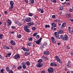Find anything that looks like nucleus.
<instances>
[{
  "mask_svg": "<svg viewBox=\"0 0 73 73\" xmlns=\"http://www.w3.org/2000/svg\"><path fill=\"white\" fill-rule=\"evenodd\" d=\"M42 38L41 37L38 40H37V41H34V42H35L36 44L38 45H40V43L41 42V40H42Z\"/></svg>",
  "mask_w": 73,
  "mask_h": 73,
  "instance_id": "obj_1",
  "label": "nucleus"
},
{
  "mask_svg": "<svg viewBox=\"0 0 73 73\" xmlns=\"http://www.w3.org/2000/svg\"><path fill=\"white\" fill-rule=\"evenodd\" d=\"M55 36L58 39H60V37L59 36L60 35H59V33L57 32H55L54 33Z\"/></svg>",
  "mask_w": 73,
  "mask_h": 73,
  "instance_id": "obj_2",
  "label": "nucleus"
},
{
  "mask_svg": "<svg viewBox=\"0 0 73 73\" xmlns=\"http://www.w3.org/2000/svg\"><path fill=\"white\" fill-rule=\"evenodd\" d=\"M10 5H11V7L9 8V9H11L13 8V5H14V2L12 1H11L10 2Z\"/></svg>",
  "mask_w": 73,
  "mask_h": 73,
  "instance_id": "obj_3",
  "label": "nucleus"
},
{
  "mask_svg": "<svg viewBox=\"0 0 73 73\" xmlns=\"http://www.w3.org/2000/svg\"><path fill=\"white\" fill-rule=\"evenodd\" d=\"M28 28H29V27L27 25L25 26L24 27V29L25 31L27 32H29V29H28Z\"/></svg>",
  "mask_w": 73,
  "mask_h": 73,
  "instance_id": "obj_4",
  "label": "nucleus"
},
{
  "mask_svg": "<svg viewBox=\"0 0 73 73\" xmlns=\"http://www.w3.org/2000/svg\"><path fill=\"white\" fill-rule=\"evenodd\" d=\"M55 58L57 60V61L59 62V63H60V64H61L62 63V62L61 61V60L59 58V57L57 56H56Z\"/></svg>",
  "mask_w": 73,
  "mask_h": 73,
  "instance_id": "obj_5",
  "label": "nucleus"
},
{
  "mask_svg": "<svg viewBox=\"0 0 73 73\" xmlns=\"http://www.w3.org/2000/svg\"><path fill=\"white\" fill-rule=\"evenodd\" d=\"M48 72L49 73H53V72H54V70L53 69L52 67L50 68H48Z\"/></svg>",
  "mask_w": 73,
  "mask_h": 73,
  "instance_id": "obj_6",
  "label": "nucleus"
},
{
  "mask_svg": "<svg viewBox=\"0 0 73 73\" xmlns=\"http://www.w3.org/2000/svg\"><path fill=\"white\" fill-rule=\"evenodd\" d=\"M44 66V64L42 63H38L36 65V66L37 68H41L42 66Z\"/></svg>",
  "mask_w": 73,
  "mask_h": 73,
  "instance_id": "obj_7",
  "label": "nucleus"
},
{
  "mask_svg": "<svg viewBox=\"0 0 73 73\" xmlns=\"http://www.w3.org/2000/svg\"><path fill=\"white\" fill-rule=\"evenodd\" d=\"M13 58L15 59H19V58H20V56L19 54H16L14 56Z\"/></svg>",
  "mask_w": 73,
  "mask_h": 73,
  "instance_id": "obj_8",
  "label": "nucleus"
},
{
  "mask_svg": "<svg viewBox=\"0 0 73 73\" xmlns=\"http://www.w3.org/2000/svg\"><path fill=\"white\" fill-rule=\"evenodd\" d=\"M12 24V21L10 19H8L7 20V27H9V25H11Z\"/></svg>",
  "mask_w": 73,
  "mask_h": 73,
  "instance_id": "obj_9",
  "label": "nucleus"
},
{
  "mask_svg": "<svg viewBox=\"0 0 73 73\" xmlns=\"http://www.w3.org/2000/svg\"><path fill=\"white\" fill-rule=\"evenodd\" d=\"M68 38V37L66 35H64V36L63 38V40L64 41H65V40H67Z\"/></svg>",
  "mask_w": 73,
  "mask_h": 73,
  "instance_id": "obj_10",
  "label": "nucleus"
},
{
  "mask_svg": "<svg viewBox=\"0 0 73 73\" xmlns=\"http://www.w3.org/2000/svg\"><path fill=\"white\" fill-rule=\"evenodd\" d=\"M49 52L48 51H44L43 52L44 54H45V55H49Z\"/></svg>",
  "mask_w": 73,
  "mask_h": 73,
  "instance_id": "obj_11",
  "label": "nucleus"
},
{
  "mask_svg": "<svg viewBox=\"0 0 73 73\" xmlns=\"http://www.w3.org/2000/svg\"><path fill=\"white\" fill-rule=\"evenodd\" d=\"M25 21L26 22H30V21H31V18H25Z\"/></svg>",
  "mask_w": 73,
  "mask_h": 73,
  "instance_id": "obj_12",
  "label": "nucleus"
},
{
  "mask_svg": "<svg viewBox=\"0 0 73 73\" xmlns=\"http://www.w3.org/2000/svg\"><path fill=\"white\" fill-rule=\"evenodd\" d=\"M10 43L13 45H16V42L15 41L13 40H11L10 41Z\"/></svg>",
  "mask_w": 73,
  "mask_h": 73,
  "instance_id": "obj_13",
  "label": "nucleus"
},
{
  "mask_svg": "<svg viewBox=\"0 0 73 73\" xmlns=\"http://www.w3.org/2000/svg\"><path fill=\"white\" fill-rule=\"evenodd\" d=\"M51 39L52 40V42L53 43V44H54V43H56L55 39H54V38L53 37H51Z\"/></svg>",
  "mask_w": 73,
  "mask_h": 73,
  "instance_id": "obj_14",
  "label": "nucleus"
},
{
  "mask_svg": "<svg viewBox=\"0 0 73 73\" xmlns=\"http://www.w3.org/2000/svg\"><path fill=\"white\" fill-rule=\"evenodd\" d=\"M27 25L28 26H32V25H34V23L32 22L31 23H27Z\"/></svg>",
  "mask_w": 73,
  "mask_h": 73,
  "instance_id": "obj_15",
  "label": "nucleus"
},
{
  "mask_svg": "<svg viewBox=\"0 0 73 73\" xmlns=\"http://www.w3.org/2000/svg\"><path fill=\"white\" fill-rule=\"evenodd\" d=\"M16 24H17L19 26H21L23 24H22V23L18 21L17 22H16Z\"/></svg>",
  "mask_w": 73,
  "mask_h": 73,
  "instance_id": "obj_16",
  "label": "nucleus"
},
{
  "mask_svg": "<svg viewBox=\"0 0 73 73\" xmlns=\"http://www.w3.org/2000/svg\"><path fill=\"white\" fill-rule=\"evenodd\" d=\"M29 2L30 4H33L35 2V1L34 0H30L29 1Z\"/></svg>",
  "mask_w": 73,
  "mask_h": 73,
  "instance_id": "obj_17",
  "label": "nucleus"
},
{
  "mask_svg": "<svg viewBox=\"0 0 73 73\" xmlns=\"http://www.w3.org/2000/svg\"><path fill=\"white\" fill-rule=\"evenodd\" d=\"M65 65L67 68H70V64L68 63H66V64Z\"/></svg>",
  "mask_w": 73,
  "mask_h": 73,
  "instance_id": "obj_18",
  "label": "nucleus"
},
{
  "mask_svg": "<svg viewBox=\"0 0 73 73\" xmlns=\"http://www.w3.org/2000/svg\"><path fill=\"white\" fill-rule=\"evenodd\" d=\"M38 63H40V64H41V62H42V59H39L38 61Z\"/></svg>",
  "mask_w": 73,
  "mask_h": 73,
  "instance_id": "obj_19",
  "label": "nucleus"
},
{
  "mask_svg": "<svg viewBox=\"0 0 73 73\" xmlns=\"http://www.w3.org/2000/svg\"><path fill=\"white\" fill-rule=\"evenodd\" d=\"M52 25L53 27H56L57 25L55 23H52Z\"/></svg>",
  "mask_w": 73,
  "mask_h": 73,
  "instance_id": "obj_20",
  "label": "nucleus"
},
{
  "mask_svg": "<svg viewBox=\"0 0 73 73\" xmlns=\"http://www.w3.org/2000/svg\"><path fill=\"white\" fill-rule=\"evenodd\" d=\"M4 48L5 49H10L9 47H8L7 46H5Z\"/></svg>",
  "mask_w": 73,
  "mask_h": 73,
  "instance_id": "obj_21",
  "label": "nucleus"
},
{
  "mask_svg": "<svg viewBox=\"0 0 73 73\" xmlns=\"http://www.w3.org/2000/svg\"><path fill=\"white\" fill-rule=\"evenodd\" d=\"M6 71L7 72H9V67H7L6 68Z\"/></svg>",
  "mask_w": 73,
  "mask_h": 73,
  "instance_id": "obj_22",
  "label": "nucleus"
},
{
  "mask_svg": "<svg viewBox=\"0 0 73 73\" xmlns=\"http://www.w3.org/2000/svg\"><path fill=\"white\" fill-rule=\"evenodd\" d=\"M67 4V5H70V3H66V2H64V3H62V4Z\"/></svg>",
  "mask_w": 73,
  "mask_h": 73,
  "instance_id": "obj_23",
  "label": "nucleus"
},
{
  "mask_svg": "<svg viewBox=\"0 0 73 73\" xmlns=\"http://www.w3.org/2000/svg\"><path fill=\"white\" fill-rule=\"evenodd\" d=\"M17 69H22V66L21 65L19 66L17 68Z\"/></svg>",
  "mask_w": 73,
  "mask_h": 73,
  "instance_id": "obj_24",
  "label": "nucleus"
},
{
  "mask_svg": "<svg viewBox=\"0 0 73 73\" xmlns=\"http://www.w3.org/2000/svg\"><path fill=\"white\" fill-rule=\"evenodd\" d=\"M29 54V52H25V56H28Z\"/></svg>",
  "mask_w": 73,
  "mask_h": 73,
  "instance_id": "obj_25",
  "label": "nucleus"
},
{
  "mask_svg": "<svg viewBox=\"0 0 73 73\" xmlns=\"http://www.w3.org/2000/svg\"><path fill=\"white\" fill-rule=\"evenodd\" d=\"M54 62H52L50 64V66H54Z\"/></svg>",
  "mask_w": 73,
  "mask_h": 73,
  "instance_id": "obj_26",
  "label": "nucleus"
},
{
  "mask_svg": "<svg viewBox=\"0 0 73 73\" xmlns=\"http://www.w3.org/2000/svg\"><path fill=\"white\" fill-rule=\"evenodd\" d=\"M26 64L27 65V66H29L30 65V63L29 61H27L26 62Z\"/></svg>",
  "mask_w": 73,
  "mask_h": 73,
  "instance_id": "obj_27",
  "label": "nucleus"
},
{
  "mask_svg": "<svg viewBox=\"0 0 73 73\" xmlns=\"http://www.w3.org/2000/svg\"><path fill=\"white\" fill-rule=\"evenodd\" d=\"M11 53H10L8 54H7V55L6 56V57H8H8H10V56H11Z\"/></svg>",
  "mask_w": 73,
  "mask_h": 73,
  "instance_id": "obj_28",
  "label": "nucleus"
},
{
  "mask_svg": "<svg viewBox=\"0 0 73 73\" xmlns=\"http://www.w3.org/2000/svg\"><path fill=\"white\" fill-rule=\"evenodd\" d=\"M37 35V33H35L33 35V37H35V36H36V35Z\"/></svg>",
  "mask_w": 73,
  "mask_h": 73,
  "instance_id": "obj_29",
  "label": "nucleus"
},
{
  "mask_svg": "<svg viewBox=\"0 0 73 73\" xmlns=\"http://www.w3.org/2000/svg\"><path fill=\"white\" fill-rule=\"evenodd\" d=\"M51 2H52V3H55L57 2V1L56 0H51Z\"/></svg>",
  "mask_w": 73,
  "mask_h": 73,
  "instance_id": "obj_30",
  "label": "nucleus"
},
{
  "mask_svg": "<svg viewBox=\"0 0 73 73\" xmlns=\"http://www.w3.org/2000/svg\"><path fill=\"white\" fill-rule=\"evenodd\" d=\"M17 37L19 38H20L21 37V35L20 34L17 35Z\"/></svg>",
  "mask_w": 73,
  "mask_h": 73,
  "instance_id": "obj_31",
  "label": "nucleus"
},
{
  "mask_svg": "<svg viewBox=\"0 0 73 73\" xmlns=\"http://www.w3.org/2000/svg\"><path fill=\"white\" fill-rule=\"evenodd\" d=\"M64 32L62 30H60L59 31V33L60 34H62V33Z\"/></svg>",
  "mask_w": 73,
  "mask_h": 73,
  "instance_id": "obj_32",
  "label": "nucleus"
},
{
  "mask_svg": "<svg viewBox=\"0 0 73 73\" xmlns=\"http://www.w3.org/2000/svg\"><path fill=\"white\" fill-rule=\"evenodd\" d=\"M40 11V13H44V9H41Z\"/></svg>",
  "mask_w": 73,
  "mask_h": 73,
  "instance_id": "obj_33",
  "label": "nucleus"
},
{
  "mask_svg": "<svg viewBox=\"0 0 73 73\" xmlns=\"http://www.w3.org/2000/svg\"><path fill=\"white\" fill-rule=\"evenodd\" d=\"M45 27L46 28H50V26L49 25H46L45 26Z\"/></svg>",
  "mask_w": 73,
  "mask_h": 73,
  "instance_id": "obj_34",
  "label": "nucleus"
},
{
  "mask_svg": "<svg viewBox=\"0 0 73 73\" xmlns=\"http://www.w3.org/2000/svg\"><path fill=\"white\" fill-rule=\"evenodd\" d=\"M69 32L70 33H72L73 32V29H71L69 30Z\"/></svg>",
  "mask_w": 73,
  "mask_h": 73,
  "instance_id": "obj_35",
  "label": "nucleus"
},
{
  "mask_svg": "<svg viewBox=\"0 0 73 73\" xmlns=\"http://www.w3.org/2000/svg\"><path fill=\"white\" fill-rule=\"evenodd\" d=\"M69 11V12H73V9H70Z\"/></svg>",
  "mask_w": 73,
  "mask_h": 73,
  "instance_id": "obj_36",
  "label": "nucleus"
},
{
  "mask_svg": "<svg viewBox=\"0 0 73 73\" xmlns=\"http://www.w3.org/2000/svg\"><path fill=\"white\" fill-rule=\"evenodd\" d=\"M22 67L23 69H26V66H25V65H23Z\"/></svg>",
  "mask_w": 73,
  "mask_h": 73,
  "instance_id": "obj_37",
  "label": "nucleus"
},
{
  "mask_svg": "<svg viewBox=\"0 0 73 73\" xmlns=\"http://www.w3.org/2000/svg\"><path fill=\"white\" fill-rule=\"evenodd\" d=\"M22 49H23V50L25 51H26V48H25L24 47H22Z\"/></svg>",
  "mask_w": 73,
  "mask_h": 73,
  "instance_id": "obj_38",
  "label": "nucleus"
},
{
  "mask_svg": "<svg viewBox=\"0 0 73 73\" xmlns=\"http://www.w3.org/2000/svg\"><path fill=\"white\" fill-rule=\"evenodd\" d=\"M54 27H52V29L53 30L55 31V30H56V28H54Z\"/></svg>",
  "mask_w": 73,
  "mask_h": 73,
  "instance_id": "obj_39",
  "label": "nucleus"
},
{
  "mask_svg": "<svg viewBox=\"0 0 73 73\" xmlns=\"http://www.w3.org/2000/svg\"><path fill=\"white\" fill-rule=\"evenodd\" d=\"M3 36V35L0 34V39H2Z\"/></svg>",
  "mask_w": 73,
  "mask_h": 73,
  "instance_id": "obj_40",
  "label": "nucleus"
},
{
  "mask_svg": "<svg viewBox=\"0 0 73 73\" xmlns=\"http://www.w3.org/2000/svg\"><path fill=\"white\" fill-rule=\"evenodd\" d=\"M66 49H70V46H67L66 47Z\"/></svg>",
  "mask_w": 73,
  "mask_h": 73,
  "instance_id": "obj_41",
  "label": "nucleus"
},
{
  "mask_svg": "<svg viewBox=\"0 0 73 73\" xmlns=\"http://www.w3.org/2000/svg\"><path fill=\"white\" fill-rule=\"evenodd\" d=\"M64 9V7L63 6H61L59 9L60 10H62Z\"/></svg>",
  "mask_w": 73,
  "mask_h": 73,
  "instance_id": "obj_42",
  "label": "nucleus"
},
{
  "mask_svg": "<svg viewBox=\"0 0 73 73\" xmlns=\"http://www.w3.org/2000/svg\"><path fill=\"white\" fill-rule=\"evenodd\" d=\"M48 44L47 43V42H44V46H46L47 45V44Z\"/></svg>",
  "mask_w": 73,
  "mask_h": 73,
  "instance_id": "obj_43",
  "label": "nucleus"
},
{
  "mask_svg": "<svg viewBox=\"0 0 73 73\" xmlns=\"http://www.w3.org/2000/svg\"><path fill=\"white\" fill-rule=\"evenodd\" d=\"M32 29L33 31H35V30H36V27H33L32 28Z\"/></svg>",
  "mask_w": 73,
  "mask_h": 73,
  "instance_id": "obj_44",
  "label": "nucleus"
},
{
  "mask_svg": "<svg viewBox=\"0 0 73 73\" xmlns=\"http://www.w3.org/2000/svg\"><path fill=\"white\" fill-rule=\"evenodd\" d=\"M9 73H13V71L11 70H9Z\"/></svg>",
  "mask_w": 73,
  "mask_h": 73,
  "instance_id": "obj_45",
  "label": "nucleus"
},
{
  "mask_svg": "<svg viewBox=\"0 0 73 73\" xmlns=\"http://www.w3.org/2000/svg\"><path fill=\"white\" fill-rule=\"evenodd\" d=\"M28 40L29 41H32V38L30 37L29 38H28Z\"/></svg>",
  "mask_w": 73,
  "mask_h": 73,
  "instance_id": "obj_46",
  "label": "nucleus"
},
{
  "mask_svg": "<svg viewBox=\"0 0 73 73\" xmlns=\"http://www.w3.org/2000/svg\"><path fill=\"white\" fill-rule=\"evenodd\" d=\"M52 18L53 19H55L56 18V15H53L52 16Z\"/></svg>",
  "mask_w": 73,
  "mask_h": 73,
  "instance_id": "obj_47",
  "label": "nucleus"
},
{
  "mask_svg": "<svg viewBox=\"0 0 73 73\" xmlns=\"http://www.w3.org/2000/svg\"><path fill=\"white\" fill-rule=\"evenodd\" d=\"M43 48H44V45H41L40 46V49H42Z\"/></svg>",
  "mask_w": 73,
  "mask_h": 73,
  "instance_id": "obj_48",
  "label": "nucleus"
},
{
  "mask_svg": "<svg viewBox=\"0 0 73 73\" xmlns=\"http://www.w3.org/2000/svg\"><path fill=\"white\" fill-rule=\"evenodd\" d=\"M26 51H27V52H29V49L28 48H26Z\"/></svg>",
  "mask_w": 73,
  "mask_h": 73,
  "instance_id": "obj_49",
  "label": "nucleus"
},
{
  "mask_svg": "<svg viewBox=\"0 0 73 73\" xmlns=\"http://www.w3.org/2000/svg\"><path fill=\"white\" fill-rule=\"evenodd\" d=\"M57 66V64L55 62H54V66Z\"/></svg>",
  "mask_w": 73,
  "mask_h": 73,
  "instance_id": "obj_50",
  "label": "nucleus"
},
{
  "mask_svg": "<svg viewBox=\"0 0 73 73\" xmlns=\"http://www.w3.org/2000/svg\"><path fill=\"white\" fill-rule=\"evenodd\" d=\"M29 15L30 16H33V15H32V14L31 13H29Z\"/></svg>",
  "mask_w": 73,
  "mask_h": 73,
  "instance_id": "obj_51",
  "label": "nucleus"
},
{
  "mask_svg": "<svg viewBox=\"0 0 73 73\" xmlns=\"http://www.w3.org/2000/svg\"><path fill=\"white\" fill-rule=\"evenodd\" d=\"M11 29H16V27L13 26L11 27Z\"/></svg>",
  "mask_w": 73,
  "mask_h": 73,
  "instance_id": "obj_52",
  "label": "nucleus"
},
{
  "mask_svg": "<svg viewBox=\"0 0 73 73\" xmlns=\"http://www.w3.org/2000/svg\"><path fill=\"white\" fill-rule=\"evenodd\" d=\"M64 27H65V26H64V25H63V24H62V25H61V27L62 28H64Z\"/></svg>",
  "mask_w": 73,
  "mask_h": 73,
  "instance_id": "obj_53",
  "label": "nucleus"
},
{
  "mask_svg": "<svg viewBox=\"0 0 73 73\" xmlns=\"http://www.w3.org/2000/svg\"><path fill=\"white\" fill-rule=\"evenodd\" d=\"M63 25H64V26L65 27V26H66V23H63Z\"/></svg>",
  "mask_w": 73,
  "mask_h": 73,
  "instance_id": "obj_54",
  "label": "nucleus"
},
{
  "mask_svg": "<svg viewBox=\"0 0 73 73\" xmlns=\"http://www.w3.org/2000/svg\"><path fill=\"white\" fill-rule=\"evenodd\" d=\"M68 16H69V17H72V16H71V15L69 14H68Z\"/></svg>",
  "mask_w": 73,
  "mask_h": 73,
  "instance_id": "obj_55",
  "label": "nucleus"
},
{
  "mask_svg": "<svg viewBox=\"0 0 73 73\" xmlns=\"http://www.w3.org/2000/svg\"><path fill=\"white\" fill-rule=\"evenodd\" d=\"M31 43L29 42V44H28L29 46H31Z\"/></svg>",
  "mask_w": 73,
  "mask_h": 73,
  "instance_id": "obj_56",
  "label": "nucleus"
},
{
  "mask_svg": "<svg viewBox=\"0 0 73 73\" xmlns=\"http://www.w3.org/2000/svg\"><path fill=\"white\" fill-rule=\"evenodd\" d=\"M60 37L61 38H63H63L64 37V35H61L60 36Z\"/></svg>",
  "mask_w": 73,
  "mask_h": 73,
  "instance_id": "obj_57",
  "label": "nucleus"
},
{
  "mask_svg": "<svg viewBox=\"0 0 73 73\" xmlns=\"http://www.w3.org/2000/svg\"><path fill=\"white\" fill-rule=\"evenodd\" d=\"M40 37V36L39 35H38L36 37V38H38V37Z\"/></svg>",
  "mask_w": 73,
  "mask_h": 73,
  "instance_id": "obj_58",
  "label": "nucleus"
},
{
  "mask_svg": "<svg viewBox=\"0 0 73 73\" xmlns=\"http://www.w3.org/2000/svg\"><path fill=\"white\" fill-rule=\"evenodd\" d=\"M25 2L26 3H28V0H25Z\"/></svg>",
  "mask_w": 73,
  "mask_h": 73,
  "instance_id": "obj_59",
  "label": "nucleus"
},
{
  "mask_svg": "<svg viewBox=\"0 0 73 73\" xmlns=\"http://www.w3.org/2000/svg\"><path fill=\"white\" fill-rule=\"evenodd\" d=\"M4 13L5 14V15H7V13H8V12L7 11H5L4 12Z\"/></svg>",
  "mask_w": 73,
  "mask_h": 73,
  "instance_id": "obj_60",
  "label": "nucleus"
},
{
  "mask_svg": "<svg viewBox=\"0 0 73 73\" xmlns=\"http://www.w3.org/2000/svg\"><path fill=\"white\" fill-rule=\"evenodd\" d=\"M70 21L71 22H72V23H73V19H70Z\"/></svg>",
  "mask_w": 73,
  "mask_h": 73,
  "instance_id": "obj_61",
  "label": "nucleus"
},
{
  "mask_svg": "<svg viewBox=\"0 0 73 73\" xmlns=\"http://www.w3.org/2000/svg\"><path fill=\"white\" fill-rule=\"evenodd\" d=\"M28 71H25L23 72V73H28Z\"/></svg>",
  "mask_w": 73,
  "mask_h": 73,
  "instance_id": "obj_62",
  "label": "nucleus"
},
{
  "mask_svg": "<svg viewBox=\"0 0 73 73\" xmlns=\"http://www.w3.org/2000/svg\"><path fill=\"white\" fill-rule=\"evenodd\" d=\"M45 71L42 70L41 71V73H45Z\"/></svg>",
  "mask_w": 73,
  "mask_h": 73,
  "instance_id": "obj_63",
  "label": "nucleus"
},
{
  "mask_svg": "<svg viewBox=\"0 0 73 73\" xmlns=\"http://www.w3.org/2000/svg\"><path fill=\"white\" fill-rule=\"evenodd\" d=\"M70 54H71V55H72H72H73V50L72 51V52Z\"/></svg>",
  "mask_w": 73,
  "mask_h": 73,
  "instance_id": "obj_64",
  "label": "nucleus"
}]
</instances>
